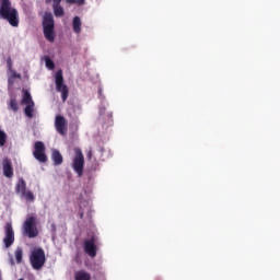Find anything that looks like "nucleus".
<instances>
[{"label": "nucleus", "instance_id": "1", "mask_svg": "<svg viewBox=\"0 0 280 280\" xmlns=\"http://www.w3.org/2000/svg\"><path fill=\"white\" fill-rule=\"evenodd\" d=\"M0 16L4 21H8L12 27H19V11L12 7L10 0H0Z\"/></svg>", "mask_w": 280, "mask_h": 280}, {"label": "nucleus", "instance_id": "2", "mask_svg": "<svg viewBox=\"0 0 280 280\" xmlns=\"http://www.w3.org/2000/svg\"><path fill=\"white\" fill-rule=\"evenodd\" d=\"M46 261L47 258L45 257V249L43 247H35L31 250L30 264L33 270H40Z\"/></svg>", "mask_w": 280, "mask_h": 280}, {"label": "nucleus", "instance_id": "3", "mask_svg": "<svg viewBox=\"0 0 280 280\" xmlns=\"http://www.w3.org/2000/svg\"><path fill=\"white\" fill-rule=\"evenodd\" d=\"M43 27L46 40H48V43H54V40H56V33L54 32L56 23L54 22V15H51V13H46L44 15Z\"/></svg>", "mask_w": 280, "mask_h": 280}, {"label": "nucleus", "instance_id": "4", "mask_svg": "<svg viewBox=\"0 0 280 280\" xmlns=\"http://www.w3.org/2000/svg\"><path fill=\"white\" fill-rule=\"evenodd\" d=\"M55 83L58 93H61L62 102H67L69 97V88L65 84V77L62 75V70H58L55 74Z\"/></svg>", "mask_w": 280, "mask_h": 280}, {"label": "nucleus", "instance_id": "5", "mask_svg": "<svg viewBox=\"0 0 280 280\" xmlns=\"http://www.w3.org/2000/svg\"><path fill=\"white\" fill-rule=\"evenodd\" d=\"M72 167L79 177L82 176V174H84V154L82 153L81 149L74 150Z\"/></svg>", "mask_w": 280, "mask_h": 280}, {"label": "nucleus", "instance_id": "6", "mask_svg": "<svg viewBox=\"0 0 280 280\" xmlns=\"http://www.w3.org/2000/svg\"><path fill=\"white\" fill-rule=\"evenodd\" d=\"M25 235L30 238L38 237V229H36V218L28 217L23 223Z\"/></svg>", "mask_w": 280, "mask_h": 280}, {"label": "nucleus", "instance_id": "7", "mask_svg": "<svg viewBox=\"0 0 280 280\" xmlns=\"http://www.w3.org/2000/svg\"><path fill=\"white\" fill-rule=\"evenodd\" d=\"M33 156L39 163H47V154H45V143L43 141H36L34 144Z\"/></svg>", "mask_w": 280, "mask_h": 280}, {"label": "nucleus", "instance_id": "8", "mask_svg": "<svg viewBox=\"0 0 280 280\" xmlns=\"http://www.w3.org/2000/svg\"><path fill=\"white\" fill-rule=\"evenodd\" d=\"M3 243L5 248H10L14 244V229L12 228V223H7L4 226Z\"/></svg>", "mask_w": 280, "mask_h": 280}, {"label": "nucleus", "instance_id": "9", "mask_svg": "<svg viewBox=\"0 0 280 280\" xmlns=\"http://www.w3.org/2000/svg\"><path fill=\"white\" fill-rule=\"evenodd\" d=\"M84 253L89 257H97V246L95 245V238L85 240L83 243Z\"/></svg>", "mask_w": 280, "mask_h": 280}, {"label": "nucleus", "instance_id": "10", "mask_svg": "<svg viewBox=\"0 0 280 280\" xmlns=\"http://www.w3.org/2000/svg\"><path fill=\"white\" fill-rule=\"evenodd\" d=\"M55 128L59 135L65 137L67 135V118L62 115H57L55 117Z\"/></svg>", "mask_w": 280, "mask_h": 280}, {"label": "nucleus", "instance_id": "11", "mask_svg": "<svg viewBox=\"0 0 280 280\" xmlns=\"http://www.w3.org/2000/svg\"><path fill=\"white\" fill-rule=\"evenodd\" d=\"M2 172L5 178H12V176H14V167L12 166V160H10V158L2 160Z\"/></svg>", "mask_w": 280, "mask_h": 280}, {"label": "nucleus", "instance_id": "12", "mask_svg": "<svg viewBox=\"0 0 280 280\" xmlns=\"http://www.w3.org/2000/svg\"><path fill=\"white\" fill-rule=\"evenodd\" d=\"M98 121H102V124H113V113H106V107H101Z\"/></svg>", "mask_w": 280, "mask_h": 280}, {"label": "nucleus", "instance_id": "13", "mask_svg": "<svg viewBox=\"0 0 280 280\" xmlns=\"http://www.w3.org/2000/svg\"><path fill=\"white\" fill-rule=\"evenodd\" d=\"M72 28L74 34H80L82 32V20L80 16H74L72 20Z\"/></svg>", "mask_w": 280, "mask_h": 280}, {"label": "nucleus", "instance_id": "14", "mask_svg": "<svg viewBox=\"0 0 280 280\" xmlns=\"http://www.w3.org/2000/svg\"><path fill=\"white\" fill-rule=\"evenodd\" d=\"M51 159H52L54 165H62L63 158L60 151L54 150L51 154Z\"/></svg>", "mask_w": 280, "mask_h": 280}, {"label": "nucleus", "instance_id": "15", "mask_svg": "<svg viewBox=\"0 0 280 280\" xmlns=\"http://www.w3.org/2000/svg\"><path fill=\"white\" fill-rule=\"evenodd\" d=\"M15 190L18 194H25L27 191V184L25 183V179H19Z\"/></svg>", "mask_w": 280, "mask_h": 280}, {"label": "nucleus", "instance_id": "16", "mask_svg": "<svg viewBox=\"0 0 280 280\" xmlns=\"http://www.w3.org/2000/svg\"><path fill=\"white\" fill-rule=\"evenodd\" d=\"M74 280H91V273L85 270H79L74 273Z\"/></svg>", "mask_w": 280, "mask_h": 280}, {"label": "nucleus", "instance_id": "17", "mask_svg": "<svg viewBox=\"0 0 280 280\" xmlns=\"http://www.w3.org/2000/svg\"><path fill=\"white\" fill-rule=\"evenodd\" d=\"M52 11H54L55 16H57V19L65 16V8H62V5H60V3L52 4Z\"/></svg>", "mask_w": 280, "mask_h": 280}, {"label": "nucleus", "instance_id": "18", "mask_svg": "<svg viewBox=\"0 0 280 280\" xmlns=\"http://www.w3.org/2000/svg\"><path fill=\"white\" fill-rule=\"evenodd\" d=\"M22 104H25V105L34 104V101L32 100V94H30V91L27 90H23Z\"/></svg>", "mask_w": 280, "mask_h": 280}, {"label": "nucleus", "instance_id": "19", "mask_svg": "<svg viewBox=\"0 0 280 280\" xmlns=\"http://www.w3.org/2000/svg\"><path fill=\"white\" fill-rule=\"evenodd\" d=\"M24 114L26 115V117H30V119L34 117V103L25 106Z\"/></svg>", "mask_w": 280, "mask_h": 280}, {"label": "nucleus", "instance_id": "20", "mask_svg": "<svg viewBox=\"0 0 280 280\" xmlns=\"http://www.w3.org/2000/svg\"><path fill=\"white\" fill-rule=\"evenodd\" d=\"M14 255H15L16 264H22L23 262V247H16Z\"/></svg>", "mask_w": 280, "mask_h": 280}, {"label": "nucleus", "instance_id": "21", "mask_svg": "<svg viewBox=\"0 0 280 280\" xmlns=\"http://www.w3.org/2000/svg\"><path fill=\"white\" fill-rule=\"evenodd\" d=\"M23 198H25V200L27 202H34V200H36V197H34V192L26 190L25 192L22 194Z\"/></svg>", "mask_w": 280, "mask_h": 280}, {"label": "nucleus", "instance_id": "22", "mask_svg": "<svg viewBox=\"0 0 280 280\" xmlns=\"http://www.w3.org/2000/svg\"><path fill=\"white\" fill-rule=\"evenodd\" d=\"M9 108L13 113H19V103L16 102V98H11L9 103Z\"/></svg>", "mask_w": 280, "mask_h": 280}, {"label": "nucleus", "instance_id": "23", "mask_svg": "<svg viewBox=\"0 0 280 280\" xmlns=\"http://www.w3.org/2000/svg\"><path fill=\"white\" fill-rule=\"evenodd\" d=\"M45 62L47 69H50V71H54V69H56V63H54V60H51V58L45 57Z\"/></svg>", "mask_w": 280, "mask_h": 280}, {"label": "nucleus", "instance_id": "24", "mask_svg": "<svg viewBox=\"0 0 280 280\" xmlns=\"http://www.w3.org/2000/svg\"><path fill=\"white\" fill-rule=\"evenodd\" d=\"M7 141H8V135H5V131L0 129V148H3Z\"/></svg>", "mask_w": 280, "mask_h": 280}, {"label": "nucleus", "instance_id": "25", "mask_svg": "<svg viewBox=\"0 0 280 280\" xmlns=\"http://www.w3.org/2000/svg\"><path fill=\"white\" fill-rule=\"evenodd\" d=\"M66 3H70L71 5H84L86 0H66Z\"/></svg>", "mask_w": 280, "mask_h": 280}, {"label": "nucleus", "instance_id": "26", "mask_svg": "<svg viewBox=\"0 0 280 280\" xmlns=\"http://www.w3.org/2000/svg\"><path fill=\"white\" fill-rule=\"evenodd\" d=\"M11 71V78H18V80H21V74L18 73L15 70H10Z\"/></svg>", "mask_w": 280, "mask_h": 280}, {"label": "nucleus", "instance_id": "27", "mask_svg": "<svg viewBox=\"0 0 280 280\" xmlns=\"http://www.w3.org/2000/svg\"><path fill=\"white\" fill-rule=\"evenodd\" d=\"M46 3H52V5H58L59 3H62V0H46Z\"/></svg>", "mask_w": 280, "mask_h": 280}, {"label": "nucleus", "instance_id": "28", "mask_svg": "<svg viewBox=\"0 0 280 280\" xmlns=\"http://www.w3.org/2000/svg\"><path fill=\"white\" fill-rule=\"evenodd\" d=\"M7 66H8L9 71H12V59L7 60Z\"/></svg>", "mask_w": 280, "mask_h": 280}, {"label": "nucleus", "instance_id": "29", "mask_svg": "<svg viewBox=\"0 0 280 280\" xmlns=\"http://www.w3.org/2000/svg\"><path fill=\"white\" fill-rule=\"evenodd\" d=\"M86 158L89 159V161H91V159H93V151L92 150L88 151Z\"/></svg>", "mask_w": 280, "mask_h": 280}, {"label": "nucleus", "instance_id": "30", "mask_svg": "<svg viewBox=\"0 0 280 280\" xmlns=\"http://www.w3.org/2000/svg\"><path fill=\"white\" fill-rule=\"evenodd\" d=\"M98 152H100V154H104V152H105L104 147H100Z\"/></svg>", "mask_w": 280, "mask_h": 280}, {"label": "nucleus", "instance_id": "31", "mask_svg": "<svg viewBox=\"0 0 280 280\" xmlns=\"http://www.w3.org/2000/svg\"><path fill=\"white\" fill-rule=\"evenodd\" d=\"M80 218H81V219L84 218V213H83V212L80 213Z\"/></svg>", "mask_w": 280, "mask_h": 280}, {"label": "nucleus", "instance_id": "32", "mask_svg": "<svg viewBox=\"0 0 280 280\" xmlns=\"http://www.w3.org/2000/svg\"><path fill=\"white\" fill-rule=\"evenodd\" d=\"M19 280H23V278L19 279Z\"/></svg>", "mask_w": 280, "mask_h": 280}]
</instances>
